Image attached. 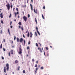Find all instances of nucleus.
Listing matches in <instances>:
<instances>
[{"label": "nucleus", "instance_id": "obj_1", "mask_svg": "<svg viewBox=\"0 0 75 75\" xmlns=\"http://www.w3.org/2000/svg\"><path fill=\"white\" fill-rule=\"evenodd\" d=\"M16 40L17 41V42H22L23 41V39L22 38H21L20 39H19V38H16Z\"/></svg>", "mask_w": 75, "mask_h": 75}, {"label": "nucleus", "instance_id": "obj_2", "mask_svg": "<svg viewBox=\"0 0 75 75\" xmlns=\"http://www.w3.org/2000/svg\"><path fill=\"white\" fill-rule=\"evenodd\" d=\"M19 52H18V54H20V55L21 54H22V51H23V49L21 48V46L19 47Z\"/></svg>", "mask_w": 75, "mask_h": 75}, {"label": "nucleus", "instance_id": "obj_3", "mask_svg": "<svg viewBox=\"0 0 75 75\" xmlns=\"http://www.w3.org/2000/svg\"><path fill=\"white\" fill-rule=\"evenodd\" d=\"M23 19H24V21L26 22L27 21V17H26L25 16H24L23 17Z\"/></svg>", "mask_w": 75, "mask_h": 75}, {"label": "nucleus", "instance_id": "obj_4", "mask_svg": "<svg viewBox=\"0 0 75 75\" xmlns=\"http://www.w3.org/2000/svg\"><path fill=\"white\" fill-rule=\"evenodd\" d=\"M6 67H7L6 70L7 71H8V69H9V64H8L7 63L6 64Z\"/></svg>", "mask_w": 75, "mask_h": 75}, {"label": "nucleus", "instance_id": "obj_5", "mask_svg": "<svg viewBox=\"0 0 75 75\" xmlns=\"http://www.w3.org/2000/svg\"><path fill=\"white\" fill-rule=\"evenodd\" d=\"M6 6L8 10H10V4L8 3V4H6Z\"/></svg>", "mask_w": 75, "mask_h": 75}, {"label": "nucleus", "instance_id": "obj_6", "mask_svg": "<svg viewBox=\"0 0 75 75\" xmlns=\"http://www.w3.org/2000/svg\"><path fill=\"white\" fill-rule=\"evenodd\" d=\"M2 14H3V13H2L0 15V17L1 18H3V16L2 15Z\"/></svg>", "mask_w": 75, "mask_h": 75}, {"label": "nucleus", "instance_id": "obj_7", "mask_svg": "<svg viewBox=\"0 0 75 75\" xmlns=\"http://www.w3.org/2000/svg\"><path fill=\"white\" fill-rule=\"evenodd\" d=\"M14 14L15 17H16V16H17V14H19V13L18 12H17L16 13L15 12Z\"/></svg>", "mask_w": 75, "mask_h": 75}, {"label": "nucleus", "instance_id": "obj_8", "mask_svg": "<svg viewBox=\"0 0 75 75\" xmlns=\"http://www.w3.org/2000/svg\"><path fill=\"white\" fill-rule=\"evenodd\" d=\"M30 38H32V37H33V34H32V33L31 32H30Z\"/></svg>", "mask_w": 75, "mask_h": 75}, {"label": "nucleus", "instance_id": "obj_9", "mask_svg": "<svg viewBox=\"0 0 75 75\" xmlns=\"http://www.w3.org/2000/svg\"><path fill=\"white\" fill-rule=\"evenodd\" d=\"M4 71L5 73L6 72V67H4Z\"/></svg>", "mask_w": 75, "mask_h": 75}, {"label": "nucleus", "instance_id": "obj_10", "mask_svg": "<svg viewBox=\"0 0 75 75\" xmlns=\"http://www.w3.org/2000/svg\"><path fill=\"white\" fill-rule=\"evenodd\" d=\"M34 13H36V14H37V10H36V11H35V8H34Z\"/></svg>", "mask_w": 75, "mask_h": 75}, {"label": "nucleus", "instance_id": "obj_11", "mask_svg": "<svg viewBox=\"0 0 75 75\" xmlns=\"http://www.w3.org/2000/svg\"><path fill=\"white\" fill-rule=\"evenodd\" d=\"M30 5L31 10L32 11H33V6L32 5V4H30Z\"/></svg>", "mask_w": 75, "mask_h": 75}, {"label": "nucleus", "instance_id": "obj_12", "mask_svg": "<svg viewBox=\"0 0 75 75\" xmlns=\"http://www.w3.org/2000/svg\"><path fill=\"white\" fill-rule=\"evenodd\" d=\"M13 50H11V54H13Z\"/></svg>", "mask_w": 75, "mask_h": 75}, {"label": "nucleus", "instance_id": "obj_13", "mask_svg": "<svg viewBox=\"0 0 75 75\" xmlns=\"http://www.w3.org/2000/svg\"><path fill=\"white\" fill-rule=\"evenodd\" d=\"M2 47H3V46L2 45V44H1L0 45V48L1 49L2 48Z\"/></svg>", "mask_w": 75, "mask_h": 75}, {"label": "nucleus", "instance_id": "obj_14", "mask_svg": "<svg viewBox=\"0 0 75 75\" xmlns=\"http://www.w3.org/2000/svg\"><path fill=\"white\" fill-rule=\"evenodd\" d=\"M35 21L36 23V24H37V19L36 18H35Z\"/></svg>", "mask_w": 75, "mask_h": 75}, {"label": "nucleus", "instance_id": "obj_15", "mask_svg": "<svg viewBox=\"0 0 75 75\" xmlns=\"http://www.w3.org/2000/svg\"><path fill=\"white\" fill-rule=\"evenodd\" d=\"M27 36L28 37H30V34H29V32H28V34L27 35Z\"/></svg>", "mask_w": 75, "mask_h": 75}, {"label": "nucleus", "instance_id": "obj_16", "mask_svg": "<svg viewBox=\"0 0 75 75\" xmlns=\"http://www.w3.org/2000/svg\"><path fill=\"white\" fill-rule=\"evenodd\" d=\"M8 31L9 34H10V30L9 29V28L8 29Z\"/></svg>", "mask_w": 75, "mask_h": 75}, {"label": "nucleus", "instance_id": "obj_17", "mask_svg": "<svg viewBox=\"0 0 75 75\" xmlns=\"http://www.w3.org/2000/svg\"><path fill=\"white\" fill-rule=\"evenodd\" d=\"M18 24H19V25H22V24H21V22H19Z\"/></svg>", "mask_w": 75, "mask_h": 75}, {"label": "nucleus", "instance_id": "obj_18", "mask_svg": "<svg viewBox=\"0 0 75 75\" xmlns=\"http://www.w3.org/2000/svg\"><path fill=\"white\" fill-rule=\"evenodd\" d=\"M21 29L22 30H24V28L23 27H21Z\"/></svg>", "mask_w": 75, "mask_h": 75}, {"label": "nucleus", "instance_id": "obj_19", "mask_svg": "<svg viewBox=\"0 0 75 75\" xmlns=\"http://www.w3.org/2000/svg\"><path fill=\"white\" fill-rule=\"evenodd\" d=\"M15 63L16 64H17V63H18V61H17V60H16L15 61Z\"/></svg>", "mask_w": 75, "mask_h": 75}, {"label": "nucleus", "instance_id": "obj_20", "mask_svg": "<svg viewBox=\"0 0 75 75\" xmlns=\"http://www.w3.org/2000/svg\"><path fill=\"white\" fill-rule=\"evenodd\" d=\"M42 16L43 19H45V18H44V16L43 15V14L42 15Z\"/></svg>", "mask_w": 75, "mask_h": 75}, {"label": "nucleus", "instance_id": "obj_21", "mask_svg": "<svg viewBox=\"0 0 75 75\" xmlns=\"http://www.w3.org/2000/svg\"><path fill=\"white\" fill-rule=\"evenodd\" d=\"M11 13L10 14V15L9 16V18H11Z\"/></svg>", "mask_w": 75, "mask_h": 75}, {"label": "nucleus", "instance_id": "obj_22", "mask_svg": "<svg viewBox=\"0 0 75 75\" xmlns=\"http://www.w3.org/2000/svg\"><path fill=\"white\" fill-rule=\"evenodd\" d=\"M40 69H44V67H41Z\"/></svg>", "mask_w": 75, "mask_h": 75}, {"label": "nucleus", "instance_id": "obj_23", "mask_svg": "<svg viewBox=\"0 0 75 75\" xmlns=\"http://www.w3.org/2000/svg\"><path fill=\"white\" fill-rule=\"evenodd\" d=\"M36 29L37 30V31H38V28L37 27H36Z\"/></svg>", "mask_w": 75, "mask_h": 75}, {"label": "nucleus", "instance_id": "obj_24", "mask_svg": "<svg viewBox=\"0 0 75 75\" xmlns=\"http://www.w3.org/2000/svg\"><path fill=\"white\" fill-rule=\"evenodd\" d=\"M20 67H18V71H19L20 70Z\"/></svg>", "mask_w": 75, "mask_h": 75}, {"label": "nucleus", "instance_id": "obj_25", "mask_svg": "<svg viewBox=\"0 0 75 75\" xmlns=\"http://www.w3.org/2000/svg\"><path fill=\"white\" fill-rule=\"evenodd\" d=\"M37 33L39 35H40V32H38V31H37Z\"/></svg>", "mask_w": 75, "mask_h": 75}, {"label": "nucleus", "instance_id": "obj_26", "mask_svg": "<svg viewBox=\"0 0 75 75\" xmlns=\"http://www.w3.org/2000/svg\"><path fill=\"white\" fill-rule=\"evenodd\" d=\"M27 50H30V47L29 46H28L27 47Z\"/></svg>", "mask_w": 75, "mask_h": 75}, {"label": "nucleus", "instance_id": "obj_27", "mask_svg": "<svg viewBox=\"0 0 75 75\" xmlns=\"http://www.w3.org/2000/svg\"><path fill=\"white\" fill-rule=\"evenodd\" d=\"M28 18H30V14H28Z\"/></svg>", "mask_w": 75, "mask_h": 75}, {"label": "nucleus", "instance_id": "obj_28", "mask_svg": "<svg viewBox=\"0 0 75 75\" xmlns=\"http://www.w3.org/2000/svg\"><path fill=\"white\" fill-rule=\"evenodd\" d=\"M38 67H37L35 69V70L37 71V70H38Z\"/></svg>", "mask_w": 75, "mask_h": 75}, {"label": "nucleus", "instance_id": "obj_29", "mask_svg": "<svg viewBox=\"0 0 75 75\" xmlns=\"http://www.w3.org/2000/svg\"><path fill=\"white\" fill-rule=\"evenodd\" d=\"M25 40H24V45H25Z\"/></svg>", "mask_w": 75, "mask_h": 75}, {"label": "nucleus", "instance_id": "obj_30", "mask_svg": "<svg viewBox=\"0 0 75 75\" xmlns=\"http://www.w3.org/2000/svg\"><path fill=\"white\" fill-rule=\"evenodd\" d=\"M36 45L37 47H38V44L37 43H36Z\"/></svg>", "mask_w": 75, "mask_h": 75}, {"label": "nucleus", "instance_id": "obj_31", "mask_svg": "<svg viewBox=\"0 0 75 75\" xmlns=\"http://www.w3.org/2000/svg\"><path fill=\"white\" fill-rule=\"evenodd\" d=\"M46 50H48V47H46Z\"/></svg>", "mask_w": 75, "mask_h": 75}, {"label": "nucleus", "instance_id": "obj_32", "mask_svg": "<svg viewBox=\"0 0 75 75\" xmlns=\"http://www.w3.org/2000/svg\"><path fill=\"white\" fill-rule=\"evenodd\" d=\"M16 36H14V40H16Z\"/></svg>", "mask_w": 75, "mask_h": 75}, {"label": "nucleus", "instance_id": "obj_33", "mask_svg": "<svg viewBox=\"0 0 75 75\" xmlns=\"http://www.w3.org/2000/svg\"><path fill=\"white\" fill-rule=\"evenodd\" d=\"M35 67H37V64H36L35 65Z\"/></svg>", "mask_w": 75, "mask_h": 75}, {"label": "nucleus", "instance_id": "obj_34", "mask_svg": "<svg viewBox=\"0 0 75 75\" xmlns=\"http://www.w3.org/2000/svg\"><path fill=\"white\" fill-rule=\"evenodd\" d=\"M23 73H24V74H25V70L23 71Z\"/></svg>", "mask_w": 75, "mask_h": 75}, {"label": "nucleus", "instance_id": "obj_35", "mask_svg": "<svg viewBox=\"0 0 75 75\" xmlns=\"http://www.w3.org/2000/svg\"><path fill=\"white\" fill-rule=\"evenodd\" d=\"M1 23L2 24H3L4 22H3V21H1Z\"/></svg>", "mask_w": 75, "mask_h": 75}, {"label": "nucleus", "instance_id": "obj_36", "mask_svg": "<svg viewBox=\"0 0 75 75\" xmlns=\"http://www.w3.org/2000/svg\"><path fill=\"white\" fill-rule=\"evenodd\" d=\"M35 34L36 36H37V33L36 32H35Z\"/></svg>", "mask_w": 75, "mask_h": 75}, {"label": "nucleus", "instance_id": "obj_37", "mask_svg": "<svg viewBox=\"0 0 75 75\" xmlns=\"http://www.w3.org/2000/svg\"><path fill=\"white\" fill-rule=\"evenodd\" d=\"M8 55H9V56H10V52H9Z\"/></svg>", "mask_w": 75, "mask_h": 75}, {"label": "nucleus", "instance_id": "obj_38", "mask_svg": "<svg viewBox=\"0 0 75 75\" xmlns=\"http://www.w3.org/2000/svg\"><path fill=\"white\" fill-rule=\"evenodd\" d=\"M11 8H13V5H11Z\"/></svg>", "mask_w": 75, "mask_h": 75}, {"label": "nucleus", "instance_id": "obj_39", "mask_svg": "<svg viewBox=\"0 0 75 75\" xmlns=\"http://www.w3.org/2000/svg\"><path fill=\"white\" fill-rule=\"evenodd\" d=\"M38 50H40L41 49V48H40V47H38Z\"/></svg>", "mask_w": 75, "mask_h": 75}, {"label": "nucleus", "instance_id": "obj_40", "mask_svg": "<svg viewBox=\"0 0 75 75\" xmlns=\"http://www.w3.org/2000/svg\"><path fill=\"white\" fill-rule=\"evenodd\" d=\"M43 9H45V6H44L43 7Z\"/></svg>", "mask_w": 75, "mask_h": 75}, {"label": "nucleus", "instance_id": "obj_41", "mask_svg": "<svg viewBox=\"0 0 75 75\" xmlns=\"http://www.w3.org/2000/svg\"><path fill=\"white\" fill-rule=\"evenodd\" d=\"M35 61V60L34 59H32V61H33V62Z\"/></svg>", "mask_w": 75, "mask_h": 75}, {"label": "nucleus", "instance_id": "obj_42", "mask_svg": "<svg viewBox=\"0 0 75 75\" xmlns=\"http://www.w3.org/2000/svg\"><path fill=\"white\" fill-rule=\"evenodd\" d=\"M4 42H6V40L5 39H4Z\"/></svg>", "mask_w": 75, "mask_h": 75}, {"label": "nucleus", "instance_id": "obj_43", "mask_svg": "<svg viewBox=\"0 0 75 75\" xmlns=\"http://www.w3.org/2000/svg\"><path fill=\"white\" fill-rule=\"evenodd\" d=\"M3 50H4V51H6V49H5V48H3Z\"/></svg>", "mask_w": 75, "mask_h": 75}, {"label": "nucleus", "instance_id": "obj_44", "mask_svg": "<svg viewBox=\"0 0 75 75\" xmlns=\"http://www.w3.org/2000/svg\"><path fill=\"white\" fill-rule=\"evenodd\" d=\"M16 10L17 11H18V8H16Z\"/></svg>", "mask_w": 75, "mask_h": 75}, {"label": "nucleus", "instance_id": "obj_45", "mask_svg": "<svg viewBox=\"0 0 75 75\" xmlns=\"http://www.w3.org/2000/svg\"><path fill=\"white\" fill-rule=\"evenodd\" d=\"M2 59H4V57H3V56H2Z\"/></svg>", "mask_w": 75, "mask_h": 75}, {"label": "nucleus", "instance_id": "obj_46", "mask_svg": "<svg viewBox=\"0 0 75 75\" xmlns=\"http://www.w3.org/2000/svg\"><path fill=\"white\" fill-rule=\"evenodd\" d=\"M11 24H12V22L11 21V23H10V25H11Z\"/></svg>", "mask_w": 75, "mask_h": 75}, {"label": "nucleus", "instance_id": "obj_47", "mask_svg": "<svg viewBox=\"0 0 75 75\" xmlns=\"http://www.w3.org/2000/svg\"><path fill=\"white\" fill-rule=\"evenodd\" d=\"M30 41H29V42H28V44H30Z\"/></svg>", "mask_w": 75, "mask_h": 75}, {"label": "nucleus", "instance_id": "obj_48", "mask_svg": "<svg viewBox=\"0 0 75 75\" xmlns=\"http://www.w3.org/2000/svg\"><path fill=\"white\" fill-rule=\"evenodd\" d=\"M23 37H24V38H25V36H24V35L23 34Z\"/></svg>", "mask_w": 75, "mask_h": 75}, {"label": "nucleus", "instance_id": "obj_49", "mask_svg": "<svg viewBox=\"0 0 75 75\" xmlns=\"http://www.w3.org/2000/svg\"><path fill=\"white\" fill-rule=\"evenodd\" d=\"M40 51L41 52H42V50H41V49H40Z\"/></svg>", "mask_w": 75, "mask_h": 75}, {"label": "nucleus", "instance_id": "obj_50", "mask_svg": "<svg viewBox=\"0 0 75 75\" xmlns=\"http://www.w3.org/2000/svg\"><path fill=\"white\" fill-rule=\"evenodd\" d=\"M14 10H15V8H14L13 9V11H14Z\"/></svg>", "mask_w": 75, "mask_h": 75}, {"label": "nucleus", "instance_id": "obj_51", "mask_svg": "<svg viewBox=\"0 0 75 75\" xmlns=\"http://www.w3.org/2000/svg\"><path fill=\"white\" fill-rule=\"evenodd\" d=\"M18 27H19V28H21V26L20 25H19Z\"/></svg>", "mask_w": 75, "mask_h": 75}, {"label": "nucleus", "instance_id": "obj_52", "mask_svg": "<svg viewBox=\"0 0 75 75\" xmlns=\"http://www.w3.org/2000/svg\"><path fill=\"white\" fill-rule=\"evenodd\" d=\"M22 13H23V15H24V11H23Z\"/></svg>", "mask_w": 75, "mask_h": 75}, {"label": "nucleus", "instance_id": "obj_53", "mask_svg": "<svg viewBox=\"0 0 75 75\" xmlns=\"http://www.w3.org/2000/svg\"><path fill=\"white\" fill-rule=\"evenodd\" d=\"M38 61H36V64H38Z\"/></svg>", "mask_w": 75, "mask_h": 75}, {"label": "nucleus", "instance_id": "obj_54", "mask_svg": "<svg viewBox=\"0 0 75 75\" xmlns=\"http://www.w3.org/2000/svg\"><path fill=\"white\" fill-rule=\"evenodd\" d=\"M32 3H33V0H31Z\"/></svg>", "mask_w": 75, "mask_h": 75}, {"label": "nucleus", "instance_id": "obj_55", "mask_svg": "<svg viewBox=\"0 0 75 75\" xmlns=\"http://www.w3.org/2000/svg\"><path fill=\"white\" fill-rule=\"evenodd\" d=\"M28 33V30H27V31H26V33Z\"/></svg>", "mask_w": 75, "mask_h": 75}, {"label": "nucleus", "instance_id": "obj_56", "mask_svg": "<svg viewBox=\"0 0 75 75\" xmlns=\"http://www.w3.org/2000/svg\"><path fill=\"white\" fill-rule=\"evenodd\" d=\"M38 67L39 68H40V65H39Z\"/></svg>", "mask_w": 75, "mask_h": 75}, {"label": "nucleus", "instance_id": "obj_57", "mask_svg": "<svg viewBox=\"0 0 75 75\" xmlns=\"http://www.w3.org/2000/svg\"><path fill=\"white\" fill-rule=\"evenodd\" d=\"M11 28H13V26H11Z\"/></svg>", "mask_w": 75, "mask_h": 75}, {"label": "nucleus", "instance_id": "obj_58", "mask_svg": "<svg viewBox=\"0 0 75 75\" xmlns=\"http://www.w3.org/2000/svg\"><path fill=\"white\" fill-rule=\"evenodd\" d=\"M37 71L35 70V73H37Z\"/></svg>", "mask_w": 75, "mask_h": 75}, {"label": "nucleus", "instance_id": "obj_59", "mask_svg": "<svg viewBox=\"0 0 75 75\" xmlns=\"http://www.w3.org/2000/svg\"><path fill=\"white\" fill-rule=\"evenodd\" d=\"M44 55L45 56V52H44Z\"/></svg>", "mask_w": 75, "mask_h": 75}, {"label": "nucleus", "instance_id": "obj_60", "mask_svg": "<svg viewBox=\"0 0 75 75\" xmlns=\"http://www.w3.org/2000/svg\"><path fill=\"white\" fill-rule=\"evenodd\" d=\"M11 43H12V44H13V41H12Z\"/></svg>", "mask_w": 75, "mask_h": 75}, {"label": "nucleus", "instance_id": "obj_61", "mask_svg": "<svg viewBox=\"0 0 75 75\" xmlns=\"http://www.w3.org/2000/svg\"><path fill=\"white\" fill-rule=\"evenodd\" d=\"M12 74H14V72H13Z\"/></svg>", "mask_w": 75, "mask_h": 75}, {"label": "nucleus", "instance_id": "obj_62", "mask_svg": "<svg viewBox=\"0 0 75 75\" xmlns=\"http://www.w3.org/2000/svg\"><path fill=\"white\" fill-rule=\"evenodd\" d=\"M18 18H20V17L19 16H18Z\"/></svg>", "mask_w": 75, "mask_h": 75}, {"label": "nucleus", "instance_id": "obj_63", "mask_svg": "<svg viewBox=\"0 0 75 75\" xmlns=\"http://www.w3.org/2000/svg\"><path fill=\"white\" fill-rule=\"evenodd\" d=\"M14 21H16V19L14 20Z\"/></svg>", "mask_w": 75, "mask_h": 75}, {"label": "nucleus", "instance_id": "obj_64", "mask_svg": "<svg viewBox=\"0 0 75 75\" xmlns=\"http://www.w3.org/2000/svg\"><path fill=\"white\" fill-rule=\"evenodd\" d=\"M50 48H52V47L51 46H50Z\"/></svg>", "mask_w": 75, "mask_h": 75}]
</instances>
